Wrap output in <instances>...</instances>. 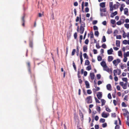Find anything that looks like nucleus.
<instances>
[{
  "mask_svg": "<svg viewBox=\"0 0 129 129\" xmlns=\"http://www.w3.org/2000/svg\"><path fill=\"white\" fill-rule=\"evenodd\" d=\"M113 52V49L112 48H111L110 49L108 50V54L109 55L111 54H112Z\"/></svg>",
  "mask_w": 129,
  "mask_h": 129,
  "instance_id": "f3484780",
  "label": "nucleus"
},
{
  "mask_svg": "<svg viewBox=\"0 0 129 129\" xmlns=\"http://www.w3.org/2000/svg\"><path fill=\"white\" fill-rule=\"evenodd\" d=\"M103 70L104 71H106L108 72H110V70L109 68L106 66V67H103Z\"/></svg>",
  "mask_w": 129,
  "mask_h": 129,
  "instance_id": "9d476101",
  "label": "nucleus"
},
{
  "mask_svg": "<svg viewBox=\"0 0 129 129\" xmlns=\"http://www.w3.org/2000/svg\"><path fill=\"white\" fill-rule=\"evenodd\" d=\"M90 76L91 80H93L94 78L95 75L93 73H90Z\"/></svg>",
  "mask_w": 129,
  "mask_h": 129,
  "instance_id": "1a4fd4ad",
  "label": "nucleus"
},
{
  "mask_svg": "<svg viewBox=\"0 0 129 129\" xmlns=\"http://www.w3.org/2000/svg\"><path fill=\"white\" fill-rule=\"evenodd\" d=\"M85 101L88 104L91 103L92 101L91 96H89L87 97L85 99Z\"/></svg>",
  "mask_w": 129,
  "mask_h": 129,
  "instance_id": "f03ea898",
  "label": "nucleus"
},
{
  "mask_svg": "<svg viewBox=\"0 0 129 129\" xmlns=\"http://www.w3.org/2000/svg\"><path fill=\"white\" fill-rule=\"evenodd\" d=\"M122 80L126 82H127V79L126 78H122Z\"/></svg>",
  "mask_w": 129,
  "mask_h": 129,
  "instance_id": "4c0bfd02",
  "label": "nucleus"
},
{
  "mask_svg": "<svg viewBox=\"0 0 129 129\" xmlns=\"http://www.w3.org/2000/svg\"><path fill=\"white\" fill-rule=\"evenodd\" d=\"M83 56L85 58H86L87 59H88V56L87 55V54L86 53H84L83 54Z\"/></svg>",
  "mask_w": 129,
  "mask_h": 129,
  "instance_id": "c756f323",
  "label": "nucleus"
},
{
  "mask_svg": "<svg viewBox=\"0 0 129 129\" xmlns=\"http://www.w3.org/2000/svg\"><path fill=\"white\" fill-rule=\"evenodd\" d=\"M116 113H112L111 114V116L112 117H116Z\"/></svg>",
  "mask_w": 129,
  "mask_h": 129,
  "instance_id": "6e6d98bb",
  "label": "nucleus"
},
{
  "mask_svg": "<svg viewBox=\"0 0 129 129\" xmlns=\"http://www.w3.org/2000/svg\"><path fill=\"white\" fill-rule=\"evenodd\" d=\"M105 121V119L103 118H101L100 120V122L104 123Z\"/></svg>",
  "mask_w": 129,
  "mask_h": 129,
  "instance_id": "72a5a7b5",
  "label": "nucleus"
},
{
  "mask_svg": "<svg viewBox=\"0 0 129 129\" xmlns=\"http://www.w3.org/2000/svg\"><path fill=\"white\" fill-rule=\"evenodd\" d=\"M115 21L114 20L111 19V23L112 24H114L115 23Z\"/></svg>",
  "mask_w": 129,
  "mask_h": 129,
  "instance_id": "603ef678",
  "label": "nucleus"
},
{
  "mask_svg": "<svg viewBox=\"0 0 129 129\" xmlns=\"http://www.w3.org/2000/svg\"><path fill=\"white\" fill-rule=\"evenodd\" d=\"M125 18V17L124 16H122L121 17L120 21L122 23V24L124 23Z\"/></svg>",
  "mask_w": 129,
  "mask_h": 129,
  "instance_id": "39448f33",
  "label": "nucleus"
},
{
  "mask_svg": "<svg viewBox=\"0 0 129 129\" xmlns=\"http://www.w3.org/2000/svg\"><path fill=\"white\" fill-rule=\"evenodd\" d=\"M112 29L111 28H108L107 31V33L108 34H110L112 33Z\"/></svg>",
  "mask_w": 129,
  "mask_h": 129,
  "instance_id": "aec40b11",
  "label": "nucleus"
},
{
  "mask_svg": "<svg viewBox=\"0 0 129 129\" xmlns=\"http://www.w3.org/2000/svg\"><path fill=\"white\" fill-rule=\"evenodd\" d=\"M29 45L30 47L32 48L33 47V44L32 41H30L29 43Z\"/></svg>",
  "mask_w": 129,
  "mask_h": 129,
  "instance_id": "8fccbe9b",
  "label": "nucleus"
},
{
  "mask_svg": "<svg viewBox=\"0 0 129 129\" xmlns=\"http://www.w3.org/2000/svg\"><path fill=\"white\" fill-rule=\"evenodd\" d=\"M80 24L81 25L80 28L79 33L81 34H82L84 30V27L85 26V23L84 22L82 21L81 20H80Z\"/></svg>",
  "mask_w": 129,
  "mask_h": 129,
  "instance_id": "f257e3e1",
  "label": "nucleus"
},
{
  "mask_svg": "<svg viewBox=\"0 0 129 129\" xmlns=\"http://www.w3.org/2000/svg\"><path fill=\"white\" fill-rule=\"evenodd\" d=\"M90 62L88 60H86L85 61V65H88L89 64Z\"/></svg>",
  "mask_w": 129,
  "mask_h": 129,
  "instance_id": "cd10ccee",
  "label": "nucleus"
},
{
  "mask_svg": "<svg viewBox=\"0 0 129 129\" xmlns=\"http://www.w3.org/2000/svg\"><path fill=\"white\" fill-rule=\"evenodd\" d=\"M99 32L98 31H95L94 35L95 36H96L97 37H98L99 36Z\"/></svg>",
  "mask_w": 129,
  "mask_h": 129,
  "instance_id": "f704fd0d",
  "label": "nucleus"
},
{
  "mask_svg": "<svg viewBox=\"0 0 129 129\" xmlns=\"http://www.w3.org/2000/svg\"><path fill=\"white\" fill-rule=\"evenodd\" d=\"M101 66L103 67H105L107 66L106 64L105 61H102L101 62Z\"/></svg>",
  "mask_w": 129,
  "mask_h": 129,
  "instance_id": "9b49d317",
  "label": "nucleus"
},
{
  "mask_svg": "<svg viewBox=\"0 0 129 129\" xmlns=\"http://www.w3.org/2000/svg\"><path fill=\"white\" fill-rule=\"evenodd\" d=\"M124 14L127 16L128 15V10L127 8H125L124 10Z\"/></svg>",
  "mask_w": 129,
  "mask_h": 129,
  "instance_id": "2eb2a0df",
  "label": "nucleus"
},
{
  "mask_svg": "<svg viewBox=\"0 0 129 129\" xmlns=\"http://www.w3.org/2000/svg\"><path fill=\"white\" fill-rule=\"evenodd\" d=\"M122 107H126L127 105H126L125 103L124 102H123L122 103Z\"/></svg>",
  "mask_w": 129,
  "mask_h": 129,
  "instance_id": "5fc2aeb1",
  "label": "nucleus"
},
{
  "mask_svg": "<svg viewBox=\"0 0 129 129\" xmlns=\"http://www.w3.org/2000/svg\"><path fill=\"white\" fill-rule=\"evenodd\" d=\"M102 126L103 127H105L107 126V124L106 123H104L102 124Z\"/></svg>",
  "mask_w": 129,
  "mask_h": 129,
  "instance_id": "4d7b16f0",
  "label": "nucleus"
},
{
  "mask_svg": "<svg viewBox=\"0 0 129 129\" xmlns=\"http://www.w3.org/2000/svg\"><path fill=\"white\" fill-rule=\"evenodd\" d=\"M121 24H122L120 20L118 21L117 23V24L118 25H121Z\"/></svg>",
  "mask_w": 129,
  "mask_h": 129,
  "instance_id": "69168bd1",
  "label": "nucleus"
},
{
  "mask_svg": "<svg viewBox=\"0 0 129 129\" xmlns=\"http://www.w3.org/2000/svg\"><path fill=\"white\" fill-rule=\"evenodd\" d=\"M90 38L91 39L93 38H94L92 32H91L90 33Z\"/></svg>",
  "mask_w": 129,
  "mask_h": 129,
  "instance_id": "052dcab7",
  "label": "nucleus"
},
{
  "mask_svg": "<svg viewBox=\"0 0 129 129\" xmlns=\"http://www.w3.org/2000/svg\"><path fill=\"white\" fill-rule=\"evenodd\" d=\"M122 31L123 32L122 35V37L123 38H125L126 37V34L124 30H123Z\"/></svg>",
  "mask_w": 129,
  "mask_h": 129,
  "instance_id": "a878e982",
  "label": "nucleus"
},
{
  "mask_svg": "<svg viewBox=\"0 0 129 129\" xmlns=\"http://www.w3.org/2000/svg\"><path fill=\"white\" fill-rule=\"evenodd\" d=\"M109 5L110 8V11H112L113 10V2H110Z\"/></svg>",
  "mask_w": 129,
  "mask_h": 129,
  "instance_id": "0eeeda50",
  "label": "nucleus"
},
{
  "mask_svg": "<svg viewBox=\"0 0 129 129\" xmlns=\"http://www.w3.org/2000/svg\"><path fill=\"white\" fill-rule=\"evenodd\" d=\"M118 55L119 56H122V54L121 51H119L118 52Z\"/></svg>",
  "mask_w": 129,
  "mask_h": 129,
  "instance_id": "c9c22d12",
  "label": "nucleus"
},
{
  "mask_svg": "<svg viewBox=\"0 0 129 129\" xmlns=\"http://www.w3.org/2000/svg\"><path fill=\"white\" fill-rule=\"evenodd\" d=\"M26 64L28 67V68H30V63L29 62H27L26 63Z\"/></svg>",
  "mask_w": 129,
  "mask_h": 129,
  "instance_id": "37998d69",
  "label": "nucleus"
},
{
  "mask_svg": "<svg viewBox=\"0 0 129 129\" xmlns=\"http://www.w3.org/2000/svg\"><path fill=\"white\" fill-rule=\"evenodd\" d=\"M117 14V12L116 11L113 13H112L110 17L112 18H113Z\"/></svg>",
  "mask_w": 129,
  "mask_h": 129,
  "instance_id": "a211bd4d",
  "label": "nucleus"
},
{
  "mask_svg": "<svg viewBox=\"0 0 129 129\" xmlns=\"http://www.w3.org/2000/svg\"><path fill=\"white\" fill-rule=\"evenodd\" d=\"M94 98H95V101H96V103H100V101L98 100L95 97H94Z\"/></svg>",
  "mask_w": 129,
  "mask_h": 129,
  "instance_id": "680f3d73",
  "label": "nucleus"
},
{
  "mask_svg": "<svg viewBox=\"0 0 129 129\" xmlns=\"http://www.w3.org/2000/svg\"><path fill=\"white\" fill-rule=\"evenodd\" d=\"M123 43L124 44L126 45L127 44V40H124L123 41Z\"/></svg>",
  "mask_w": 129,
  "mask_h": 129,
  "instance_id": "e2e57ef3",
  "label": "nucleus"
},
{
  "mask_svg": "<svg viewBox=\"0 0 129 129\" xmlns=\"http://www.w3.org/2000/svg\"><path fill=\"white\" fill-rule=\"evenodd\" d=\"M96 77H97V78L98 79H100L101 77V75L100 74H98L96 75Z\"/></svg>",
  "mask_w": 129,
  "mask_h": 129,
  "instance_id": "de8ad7c7",
  "label": "nucleus"
},
{
  "mask_svg": "<svg viewBox=\"0 0 129 129\" xmlns=\"http://www.w3.org/2000/svg\"><path fill=\"white\" fill-rule=\"evenodd\" d=\"M101 101L102 103L101 106H103L105 104L106 101L104 99H101Z\"/></svg>",
  "mask_w": 129,
  "mask_h": 129,
  "instance_id": "5701e85b",
  "label": "nucleus"
},
{
  "mask_svg": "<svg viewBox=\"0 0 129 129\" xmlns=\"http://www.w3.org/2000/svg\"><path fill=\"white\" fill-rule=\"evenodd\" d=\"M72 64H73V67L74 68V69L76 71V66L75 64V63L74 61H73V62Z\"/></svg>",
  "mask_w": 129,
  "mask_h": 129,
  "instance_id": "c85d7f7f",
  "label": "nucleus"
},
{
  "mask_svg": "<svg viewBox=\"0 0 129 129\" xmlns=\"http://www.w3.org/2000/svg\"><path fill=\"white\" fill-rule=\"evenodd\" d=\"M87 46H84L83 47V50L84 52H87Z\"/></svg>",
  "mask_w": 129,
  "mask_h": 129,
  "instance_id": "b1692460",
  "label": "nucleus"
},
{
  "mask_svg": "<svg viewBox=\"0 0 129 129\" xmlns=\"http://www.w3.org/2000/svg\"><path fill=\"white\" fill-rule=\"evenodd\" d=\"M97 96L99 100H100L102 97V93L101 92H99L97 94Z\"/></svg>",
  "mask_w": 129,
  "mask_h": 129,
  "instance_id": "423d86ee",
  "label": "nucleus"
},
{
  "mask_svg": "<svg viewBox=\"0 0 129 129\" xmlns=\"http://www.w3.org/2000/svg\"><path fill=\"white\" fill-rule=\"evenodd\" d=\"M85 83L86 86V87L87 88H90V85L89 82L87 81H85Z\"/></svg>",
  "mask_w": 129,
  "mask_h": 129,
  "instance_id": "f8f14e48",
  "label": "nucleus"
},
{
  "mask_svg": "<svg viewBox=\"0 0 129 129\" xmlns=\"http://www.w3.org/2000/svg\"><path fill=\"white\" fill-rule=\"evenodd\" d=\"M25 14H24L22 18V22H23V23L22 24V25L23 26H25V20H24V18L25 17Z\"/></svg>",
  "mask_w": 129,
  "mask_h": 129,
  "instance_id": "6e6552de",
  "label": "nucleus"
},
{
  "mask_svg": "<svg viewBox=\"0 0 129 129\" xmlns=\"http://www.w3.org/2000/svg\"><path fill=\"white\" fill-rule=\"evenodd\" d=\"M106 41V39L105 36H103L102 39V42H105Z\"/></svg>",
  "mask_w": 129,
  "mask_h": 129,
  "instance_id": "2f4dec72",
  "label": "nucleus"
},
{
  "mask_svg": "<svg viewBox=\"0 0 129 129\" xmlns=\"http://www.w3.org/2000/svg\"><path fill=\"white\" fill-rule=\"evenodd\" d=\"M120 41L119 40H116V45L117 47H119L120 46Z\"/></svg>",
  "mask_w": 129,
  "mask_h": 129,
  "instance_id": "412c9836",
  "label": "nucleus"
},
{
  "mask_svg": "<svg viewBox=\"0 0 129 129\" xmlns=\"http://www.w3.org/2000/svg\"><path fill=\"white\" fill-rule=\"evenodd\" d=\"M124 57V58L123 59V61L124 62H126L127 61V57Z\"/></svg>",
  "mask_w": 129,
  "mask_h": 129,
  "instance_id": "13d9d810",
  "label": "nucleus"
},
{
  "mask_svg": "<svg viewBox=\"0 0 129 129\" xmlns=\"http://www.w3.org/2000/svg\"><path fill=\"white\" fill-rule=\"evenodd\" d=\"M129 56V51H127L126 53L124 54V57H127Z\"/></svg>",
  "mask_w": 129,
  "mask_h": 129,
  "instance_id": "393cba45",
  "label": "nucleus"
},
{
  "mask_svg": "<svg viewBox=\"0 0 129 129\" xmlns=\"http://www.w3.org/2000/svg\"><path fill=\"white\" fill-rule=\"evenodd\" d=\"M120 126L118 125H116L115 127V129H119Z\"/></svg>",
  "mask_w": 129,
  "mask_h": 129,
  "instance_id": "774afa93",
  "label": "nucleus"
},
{
  "mask_svg": "<svg viewBox=\"0 0 129 129\" xmlns=\"http://www.w3.org/2000/svg\"><path fill=\"white\" fill-rule=\"evenodd\" d=\"M120 60L119 59H117L116 60H114L113 62V64L115 65L116 66L118 65V64L120 63Z\"/></svg>",
  "mask_w": 129,
  "mask_h": 129,
  "instance_id": "7ed1b4c3",
  "label": "nucleus"
},
{
  "mask_svg": "<svg viewBox=\"0 0 129 129\" xmlns=\"http://www.w3.org/2000/svg\"><path fill=\"white\" fill-rule=\"evenodd\" d=\"M84 2H82V11L83 12H84V11H83V9H84Z\"/></svg>",
  "mask_w": 129,
  "mask_h": 129,
  "instance_id": "3c124183",
  "label": "nucleus"
},
{
  "mask_svg": "<svg viewBox=\"0 0 129 129\" xmlns=\"http://www.w3.org/2000/svg\"><path fill=\"white\" fill-rule=\"evenodd\" d=\"M87 93L88 94H90L91 93L92 91L90 89H88L87 90Z\"/></svg>",
  "mask_w": 129,
  "mask_h": 129,
  "instance_id": "a19ab883",
  "label": "nucleus"
},
{
  "mask_svg": "<svg viewBox=\"0 0 129 129\" xmlns=\"http://www.w3.org/2000/svg\"><path fill=\"white\" fill-rule=\"evenodd\" d=\"M106 110L107 111L109 112H110L111 111L110 109L108 107L106 108Z\"/></svg>",
  "mask_w": 129,
  "mask_h": 129,
  "instance_id": "a18cd8bd",
  "label": "nucleus"
},
{
  "mask_svg": "<svg viewBox=\"0 0 129 129\" xmlns=\"http://www.w3.org/2000/svg\"><path fill=\"white\" fill-rule=\"evenodd\" d=\"M118 71L117 70H114L113 71V73H114V76H115V75H116V74H115L117 73Z\"/></svg>",
  "mask_w": 129,
  "mask_h": 129,
  "instance_id": "ea45409f",
  "label": "nucleus"
},
{
  "mask_svg": "<svg viewBox=\"0 0 129 129\" xmlns=\"http://www.w3.org/2000/svg\"><path fill=\"white\" fill-rule=\"evenodd\" d=\"M76 52V50L75 49H74L73 50V51L72 52V55L73 56L74 55L75 53Z\"/></svg>",
  "mask_w": 129,
  "mask_h": 129,
  "instance_id": "e433bc0d",
  "label": "nucleus"
},
{
  "mask_svg": "<svg viewBox=\"0 0 129 129\" xmlns=\"http://www.w3.org/2000/svg\"><path fill=\"white\" fill-rule=\"evenodd\" d=\"M79 82L80 84H81L82 83L83 81L81 79H78Z\"/></svg>",
  "mask_w": 129,
  "mask_h": 129,
  "instance_id": "338daca9",
  "label": "nucleus"
},
{
  "mask_svg": "<svg viewBox=\"0 0 129 129\" xmlns=\"http://www.w3.org/2000/svg\"><path fill=\"white\" fill-rule=\"evenodd\" d=\"M96 110L98 112H100L101 111V109L100 107L99 106H97L96 108Z\"/></svg>",
  "mask_w": 129,
  "mask_h": 129,
  "instance_id": "473e14b6",
  "label": "nucleus"
},
{
  "mask_svg": "<svg viewBox=\"0 0 129 129\" xmlns=\"http://www.w3.org/2000/svg\"><path fill=\"white\" fill-rule=\"evenodd\" d=\"M102 116L103 117L106 118L108 117V116L106 113L103 112L102 114Z\"/></svg>",
  "mask_w": 129,
  "mask_h": 129,
  "instance_id": "4be33fe9",
  "label": "nucleus"
},
{
  "mask_svg": "<svg viewBox=\"0 0 129 129\" xmlns=\"http://www.w3.org/2000/svg\"><path fill=\"white\" fill-rule=\"evenodd\" d=\"M89 42V40L88 39H86L85 41V43L86 44H88Z\"/></svg>",
  "mask_w": 129,
  "mask_h": 129,
  "instance_id": "bf43d9fd",
  "label": "nucleus"
},
{
  "mask_svg": "<svg viewBox=\"0 0 129 129\" xmlns=\"http://www.w3.org/2000/svg\"><path fill=\"white\" fill-rule=\"evenodd\" d=\"M80 20H81V14H80L79 15V17L78 16H77V17L76 19V22H77L79 20L80 21Z\"/></svg>",
  "mask_w": 129,
  "mask_h": 129,
  "instance_id": "ddd939ff",
  "label": "nucleus"
},
{
  "mask_svg": "<svg viewBox=\"0 0 129 129\" xmlns=\"http://www.w3.org/2000/svg\"><path fill=\"white\" fill-rule=\"evenodd\" d=\"M122 87L124 89H125L126 88V84H124V85L122 86Z\"/></svg>",
  "mask_w": 129,
  "mask_h": 129,
  "instance_id": "79ce46f5",
  "label": "nucleus"
},
{
  "mask_svg": "<svg viewBox=\"0 0 129 129\" xmlns=\"http://www.w3.org/2000/svg\"><path fill=\"white\" fill-rule=\"evenodd\" d=\"M116 38L117 39H121V35H117L116 36Z\"/></svg>",
  "mask_w": 129,
  "mask_h": 129,
  "instance_id": "c03bdc74",
  "label": "nucleus"
},
{
  "mask_svg": "<svg viewBox=\"0 0 129 129\" xmlns=\"http://www.w3.org/2000/svg\"><path fill=\"white\" fill-rule=\"evenodd\" d=\"M119 5V3L118 2H117L116 4H114L113 5V9H117Z\"/></svg>",
  "mask_w": 129,
  "mask_h": 129,
  "instance_id": "20e7f679",
  "label": "nucleus"
},
{
  "mask_svg": "<svg viewBox=\"0 0 129 129\" xmlns=\"http://www.w3.org/2000/svg\"><path fill=\"white\" fill-rule=\"evenodd\" d=\"M74 36L75 39H77V34L76 32H75L74 34Z\"/></svg>",
  "mask_w": 129,
  "mask_h": 129,
  "instance_id": "09e8293b",
  "label": "nucleus"
},
{
  "mask_svg": "<svg viewBox=\"0 0 129 129\" xmlns=\"http://www.w3.org/2000/svg\"><path fill=\"white\" fill-rule=\"evenodd\" d=\"M124 26L125 27L128 29L129 28V24H124Z\"/></svg>",
  "mask_w": 129,
  "mask_h": 129,
  "instance_id": "58836bf2",
  "label": "nucleus"
},
{
  "mask_svg": "<svg viewBox=\"0 0 129 129\" xmlns=\"http://www.w3.org/2000/svg\"><path fill=\"white\" fill-rule=\"evenodd\" d=\"M113 59V57L111 56H109L108 58V62H111L112 61Z\"/></svg>",
  "mask_w": 129,
  "mask_h": 129,
  "instance_id": "4468645a",
  "label": "nucleus"
},
{
  "mask_svg": "<svg viewBox=\"0 0 129 129\" xmlns=\"http://www.w3.org/2000/svg\"><path fill=\"white\" fill-rule=\"evenodd\" d=\"M102 47L104 48V49H105L106 48V45L105 44H103L102 46Z\"/></svg>",
  "mask_w": 129,
  "mask_h": 129,
  "instance_id": "864d4df0",
  "label": "nucleus"
},
{
  "mask_svg": "<svg viewBox=\"0 0 129 129\" xmlns=\"http://www.w3.org/2000/svg\"><path fill=\"white\" fill-rule=\"evenodd\" d=\"M87 69L88 71H89L91 70V66L90 65L87 66Z\"/></svg>",
  "mask_w": 129,
  "mask_h": 129,
  "instance_id": "49530a36",
  "label": "nucleus"
},
{
  "mask_svg": "<svg viewBox=\"0 0 129 129\" xmlns=\"http://www.w3.org/2000/svg\"><path fill=\"white\" fill-rule=\"evenodd\" d=\"M98 60L99 61H101L102 60V57H101L99 55L98 56Z\"/></svg>",
  "mask_w": 129,
  "mask_h": 129,
  "instance_id": "7c9ffc66",
  "label": "nucleus"
},
{
  "mask_svg": "<svg viewBox=\"0 0 129 129\" xmlns=\"http://www.w3.org/2000/svg\"><path fill=\"white\" fill-rule=\"evenodd\" d=\"M96 89H93V92L98 91L100 90V88L98 87H95Z\"/></svg>",
  "mask_w": 129,
  "mask_h": 129,
  "instance_id": "bb28decb",
  "label": "nucleus"
},
{
  "mask_svg": "<svg viewBox=\"0 0 129 129\" xmlns=\"http://www.w3.org/2000/svg\"><path fill=\"white\" fill-rule=\"evenodd\" d=\"M107 89L111 91V86L110 84H108L106 86Z\"/></svg>",
  "mask_w": 129,
  "mask_h": 129,
  "instance_id": "dca6fc26",
  "label": "nucleus"
},
{
  "mask_svg": "<svg viewBox=\"0 0 129 129\" xmlns=\"http://www.w3.org/2000/svg\"><path fill=\"white\" fill-rule=\"evenodd\" d=\"M100 6L102 8H104L105 7V3L102 2L100 4Z\"/></svg>",
  "mask_w": 129,
  "mask_h": 129,
  "instance_id": "6ab92c4d",
  "label": "nucleus"
},
{
  "mask_svg": "<svg viewBox=\"0 0 129 129\" xmlns=\"http://www.w3.org/2000/svg\"><path fill=\"white\" fill-rule=\"evenodd\" d=\"M116 76V75H115V76H114L115 77H114V80L116 81H117L118 80V78Z\"/></svg>",
  "mask_w": 129,
  "mask_h": 129,
  "instance_id": "0e129e2a",
  "label": "nucleus"
}]
</instances>
